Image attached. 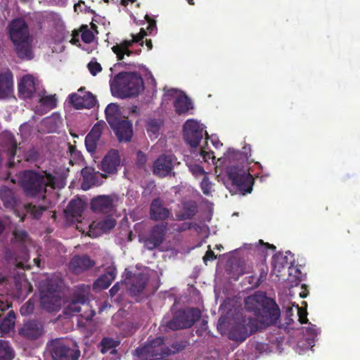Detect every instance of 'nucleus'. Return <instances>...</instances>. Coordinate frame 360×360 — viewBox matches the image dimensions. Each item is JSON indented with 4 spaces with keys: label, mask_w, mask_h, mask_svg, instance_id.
I'll return each mask as SVG.
<instances>
[{
    "label": "nucleus",
    "mask_w": 360,
    "mask_h": 360,
    "mask_svg": "<svg viewBox=\"0 0 360 360\" xmlns=\"http://www.w3.org/2000/svg\"><path fill=\"white\" fill-rule=\"evenodd\" d=\"M200 188H201L202 193L205 195H208L210 194L211 184H210L209 179L207 176H205L203 179L202 180V181L200 183Z\"/></svg>",
    "instance_id": "nucleus-49"
},
{
    "label": "nucleus",
    "mask_w": 360,
    "mask_h": 360,
    "mask_svg": "<svg viewBox=\"0 0 360 360\" xmlns=\"http://www.w3.org/2000/svg\"><path fill=\"white\" fill-rule=\"evenodd\" d=\"M44 332V325L36 320H30L23 323L19 329V335L29 340H37Z\"/></svg>",
    "instance_id": "nucleus-17"
},
{
    "label": "nucleus",
    "mask_w": 360,
    "mask_h": 360,
    "mask_svg": "<svg viewBox=\"0 0 360 360\" xmlns=\"http://www.w3.org/2000/svg\"><path fill=\"white\" fill-rule=\"evenodd\" d=\"M120 164L118 150L112 149L103 158L101 162V169L108 174H115Z\"/></svg>",
    "instance_id": "nucleus-22"
},
{
    "label": "nucleus",
    "mask_w": 360,
    "mask_h": 360,
    "mask_svg": "<svg viewBox=\"0 0 360 360\" xmlns=\"http://www.w3.org/2000/svg\"><path fill=\"white\" fill-rule=\"evenodd\" d=\"M243 153L246 155V158L248 160H250V158L251 156V155L250 154L249 155H248V152H250V145H246L243 148Z\"/></svg>",
    "instance_id": "nucleus-62"
},
{
    "label": "nucleus",
    "mask_w": 360,
    "mask_h": 360,
    "mask_svg": "<svg viewBox=\"0 0 360 360\" xmlns=\"http://www.w3.org/2000/svg\"><path fill=\"white\" fill-rule=\"evenodd\" d=\"M257 330V321L255 319L248 317L244 318L241 323L236 324L231 330V339L243 342L248 337L255 333Z\"/></svg>",
    "instance_id": "nucleus-9"
},
{
    "label": "nucleus",
    "mask_w": 360,
    "mask_h": 360,
    "mask_svg": "<svg viewBox=\"0 0 360 360\" xmlns=\"http://www.w3.org/2000/svg\"><path fill=\"white\" fill-rule=\"evenodd\" d=\"M116 225V221L112 217H107L98 222V226L104 232L112 230Z\"/></svg>",
    "instance_id": "nucleus-43"
},
{
    "label": "nucleus",
    "mask_w": 360,
    "mask_h": 360,
    "mask_svg": "<svg viewBox=\"0 0 360 360\" xmlns=\"http://www.w3.org/2000/svg\"><path fill=\"white\" fill-rule=\"evenodd\" d=\"M123 52L122 53V56H117V60H122L124 59V55H127V56H130L131 55H132L134 53V51H130L129 49H127L126 50H122Z\"/></svg>",
    "instance_id": "nucleus-59"
},
{
    "label": "nucleus",
    "mask_w": 360,
    "mask_h": 360,
    "mask_svg": "<svg viewBox=\"0 0 360 360\" xmlns=\"http://www.w3.org/2000/svg\"><path fill=\"white\" fill-rule=\"evenodd\" d=\"M160 129V123L156 119H150L148 121L146 124V130L149 134V136L152 138L153 136L155 138L157 137L159 134V131Z\"/></svg>",
    "instance_id": "nucleus-41"
},
{
    "label": "nucleus",
    "mask_w": 360,
    "mask_h": 360,
    "mask_svg": "<svg viewBox=\"0 0 360 360\" xmlns=\"http://www.w3.org/2000/svg\"><path fill=\"white\" fill-rule=\"evenodd\" d=\"M245 307L253 311L264 326L274 324L281 316V311L274 300L266 297V293L257 291L245 300Z\"/></svg>",
    "instance_id": "nucleus-1"
},
{
    "label": "nucleus",
    "mask_w": 360,
    "mask_h": 360,
    "mask_svg": "<svg viewBox=\"0 0 360 360\" xmlns=\"http://www.w3.org/2000/svg\"><path fill=\"white\" fill-rule=\"evenodd\" d=\"M191 228V224L189 223V222H184L183 224H181L177 229L176 230L179 231V232H182V231H186V230H188Z\"/></svg>",
    "instance_id": "nucleus-57"
},
{
    "label": "nucleus",
    "mask_w": 360,
    "mask_h": 360,
    "mask_svg": "<svg viewBox=\"0 0 360 360\" xmlns=\"http://www.w3.org/2000/svg\"><path fill=\"white\" fill-rule=\"evenodd\" d=\"M10 306L8 304L4 303L3 301L0 300V311H3L7 309Z\"/></svg>",
    "instance_id": "nucleus-64"
},
{
    "label": "nucleus",
    "mask_w": 360,
    "mask_h": 360,
    "mask_svg": "<svg viewBox=\"0 0 360 360\" xmlns=\"http://www.w3.org/2000/svg\"><path fill=\"white\" fill-rule=\"evenodd\" d=\"M82 188L84 191L90 189L96 184L97 177L92 167H86L82 169Z\"/></svg>",
    "instance_id": "nucleus-29"
},
{
    "label": "nucleus",
    "mask_w": 360,
    "mask_h": 360,
    "mask_svg": "<svg viewBox=\"0 0 360 360\" xmlns=\"http://www.w3.org/2000/svg\"><path fill=\"white\" fill-rule=\"evenodd\" d=\"M175 160L176 158L174 155L162 154L160 155L153 162V174L160 178L170 175Z\"/></svg>",
    "instance_id": "nucleus-11"
},
{
    "label": "nucleus",
    "mask_w": 360,
    "mask_h": 360,
    "mask_svg": "<svg viewBox=\"0 0 360 360\" xmlns=\"http://www.w3.org/2000/svg\"><path fill=\"white\" fill-rule=\"evenodd\" d=\"M91 209L97 213H108L114 206L113 198L110 195H98L91 201Z\"/></svg>",
    "instance_id": "nucleus-23"
},
{
    "label": "nucleus",
    "mask_w": 360,
    "mask_h": 360,
    "mask_svg": "<svg viewBox=\"0 0 360 360\" xmlns=\"http://www.w3.org/2000/svg\"><path fill=\"white\" fill-rule=\"evenodd\" d=\"M297 311H298L299 321L301 323H307L308 319L307 317V310L303 308H301V307H297Z\"/></svg>",
    "instance_id": "nucleus-53"
},
{
    "label": "nucleus",
    "mask_w": 360,
    "mask_h": 360,
    "mask_svg": "<svg viewBox=\"0 0 360 360\" xmlns=\"http://www.w3.org/2000/svg\"><path fill=\"white\" fill-rule=\"evenodd\" d=\"M17 55L21 59H32V51L28 40L19 41L14 44Z\"/></svg>",
    "instance_id": "nucleus-34"
},
{
    "label": "nucleus",
    "mask_w": 360,
    "mask_h": 360,
    "mask_svg": "<svg viewBox=\"0 0 360 360\" xmlns=\"http://www.w3.org/2000/svg\"><path fill=\"white\" fill-rule=\"evenodd\" d=\"M259 243L264 245L267 248L272 250L273 251L276 250V246L273 244H269L268 243H264L262 240H259Z\"/></svg>",
    "instance_id": "nucleus-63"
},
{
    "label": "nucleus",
    "mask_w": 360,
    "mask_h": 360,
    "mask_svg": "<svg viewBox=\"0 0 360 360\" xmlns=\"http://www.w3.org/2000/svg\"><path fill=\"white\" fill-rule=\"evenodd\" d=\"M14 238L20 242H25L28 238L27 233L24 230H15L13 231Z\"/></svg>",
    "instance_id": "nucleus-50"
},
{
    "label": "nucleus",
    "mask_w": 360,
    "mask_h": 360,
    "mask_svg": "<svg viewBox=\"0 0 360 360\" xmlns=\"http://www.w3.org/2000/svg\"><path fill=\"white\" fill-rule=\"evenodd\" d=\"M287 264L288 257L284 256L282 253H278L273 256L272 266L275 271L277 270L278 272H281V269Z\"/></svg>",
    "instance_id": "nucleus-39"
},
{
    "label": "nucleus",
    "mask_w": 360,
    "mask_h": 360,
    "mask_svg": "<svg viewBox=\"0 0 360 360\" xmlns=\"http://www.w3.org/2000/svg\"><path fill=\"white\" fill-rule=\"evenodd\" d=\"M88 300V297L86 295L82 293L75 294L70 304L65 308V313L70 316L75 315L80 312V305L85 304Z\"/></svg>",
    "instance_id": "nucleus-28"
},
{
    "label": "nucleus",
    "mask_w": 360,
    "mask_h": 360,
    "mask_svg": "<svg viewBox=\"0 0 360 360\" xmlns=\"http://www.w3.org/2000/svg\"><path fill=\"white\" fill-rule=\"evenodd\" d=\"M120 290L119 283H115L110 290V294L111 296H114Z\"/></svg>",
    "instance_id": "nucleus-61"
},
{
    "label": "nucleus",
    "mask_w": 360,
    "mask_h": 360,
    "mask_svg": "<svg viewBox=\"0 0 360 360\" xmlns=\"http://www.w3.org/2000/svg\"><path fill=\"white\" fill-rule=\"evenodd\" d=\"M268 267L265 264H262L259 268V276L257 278V281L255 283V286H259L262 282H264L266 279V276L268 274Z\"/></svg>",
    "instance_id": "nucleus-46"
},
{
    "label": "nucleus",
    "mask_w": 360,
    "mask_h": 360,
    "mask_svg": "<svg viewBox=\"0 0 360 360\" xmlns=\"http://www.w3.org/2000/svg\"><path fill=\"white\" fill-rule=\"evenodd\" d=\"M9 35L13 44L28 40L29 32L25 20L22 19L13 20L9 26Z\"/></svg>",
    "instance_id": "nucleus-16"
},
{
    "label": "nucleus",
    "mask_w": 360,
    "mask_h": 360,
    "mask_svg": "<svg viewBox=\"0 0 360 360\" xmlns=\"http://www.w3.org/2000/svg\"><path fill=\"white\" fill-rule=\"evenodd\" d=\"M164 338L158 337L153 340H148L146 344L143 347L136 349V353L139 360H155L163 356L162 347Z\"/></svg>",
    "instance_id": "nucleus-8"
},
{
    "label": "nucleus",
    "mask_w": 360,
    "mask_h": 360,
    "mask_svg": "<svg viewBox=\"0 0 360 360\" xmlns=\"http://www.w3.org/2000/svg\"><path fill=\"white\" fill-rule=\"evenodd\" d=\"M112 94L120 98L139 95L144 89L142 77L137 72H122L110 82Z\"/></svg>",
    "instance_id": "nucleus-2"
},
{
    "label": "nucleus",
    "mask_w": 360,
    "mask_h": 360,
    "mask_svg": "<svg viewBox=\"0 0 360 360\" xmlns=\"http://www.w3.org/2000/svg\"><path fill=\"white\" fill-rule=\"evenodd\" d=\"M147 35L146 32L143 28L140 30L139 33L136 34H131V40H124L120 44L115 45L112 47V51L116 54V56H122L123 52L122 50L129 49L134 43H139L140 45L143 44V38Z\"/></svg>",
    "instance_id": "nucleus-24"
},
{
    "label": "nucleus",
    "mask_w": 360,
    "mask_h": 360,
    "mask_svg": "<svg viewBox=\"0 0 360 360\" xmlns=\"http://www.w3.org/2000/svg\"><path fill=\"white\" fill-rule=\"evenodd\" d=\"M148 281L149 276L147 274H134L127 283L130 294L132 296L141 295L145 290Z\"/></svg>",
    "instance_id": "nucleus-18"
},
{
    "label": "nucleus",
    "mask_w": 360,
    "mask_h": 360,
    "mask_svg": "<svg viewBox=\"0 0 360 360\" xmlns=\"http://www.w3.org/2000/svg\"><path fill=\"white\" fill-rule=\"evenodd\" d=\"M0 199L5 207L13 210L18 205V199L14 191L7 186L0 188Z\"/></svg>",
    "instance_id": "nucleus-26"
},
{
    "label": "nucleus",
    "mask_w": 360,
    "mask_h": 360,
    "mask_svg": "<svg viewBox=\"0 0 360 360\" xmlns=\"http://www.w3.org/2000/svg\"><path fill=\"white\" fill-rule=\"evenodd\" d=\"M87 68L93 76H96L97 74L102 71L101 65L96 60H91L87 64Z\"/></svg>",
    "instance_id": "nucleus-44"
},
{
    "label": "nucleus",
    "mask_w": 360,
    "mask_h": 360,
    "mask_svg": "<svg viewBox=\"0 0 360 360\" xmlns=\"http://www.w3.org/2000/svg\"><path fill=\"white\" fill-rule=\"evenodd\" d=\"M14 351L8 341L0 340V360H12Z\"/></svg>",
    "instance_id": "nucleus-36"
},
{
    "label": "nucleus",
    "mask_w": 360,
    "mask_h": 360,
    "mask_svg": "<svg viewBox=\"0 0 360 360\" xmlns=\"http://www.w3.org/2000/svg\"><path fill=\"white\" fill-rule=\"evenodd\" d=\"M137 165L139 167H143L147 161V157L146 154L141 150L137 152Z\"/></svg>",
    "instance_id": "nucleus-52"
},
{
    "label": "nucleus",
    "mask_w": 360,
    "mask_h": 360,
    "mask_svg": "<svg viewBox=\"0 0 360 360\" xmlns=\"http://www.w3.org/2000/svg\"><path fill=\"white\" fill-rule=\"evenodd\" d=\"M36 91V79L31 75L23 76L18 83L19 97L23 99H30Z\"/></svg>",
    "instance_id": "nucleus-19"
},
{
    "label": "nucleus",
    "mask_w": 360,
    "mask_h": 360,
    "mask_svg": "<svg viewBox=\"0 0 360 360\" xmlns=\"http://www.w3.org/2000/svg\"><path fill=\"white\" fill-rule=\"evenodd\" d=\"M15 314L13 310L8 311L0 323V333L1 337L9 334L14 329Z\"/></svg>",
    "instance_id": "nucleus-31"
},
{
    "label": "nucleus",
    "mask_w": 360,
    "mask_h": 360,
    "mask_svg": "<svg viewBox=\"0 0 360 360\" xmlns=\"http://www.w3.org/2000/svg\"><path fill=\"white\" fill-rule=\"evenodd\" d=\"M81 38L84 43H91L93 41L94 36L90 30H86L82 32Z\"/></svg>",
    "instance_id": "nucleus-51"
},
{
    "label": "nucleus",
    "mask_w": 360,
    "mask_h": 360,
    "mask_svg": "<svg viewBox=\"0 0 360 360\" xmlns=\"http://www.w3.org/2000/svg\"><path fill=\"white\" fill-rule=\"evenodd\" d=\"M198 212V206L195 202L191 201L185 203L181 213L179 215V219H192Z\"/></svg>",
    "instance_id": "nucleus-35"
},
{
    "label": "nucleus",
    "mask_w": 360,
    "mask_h": 360,
    "mask_svg": "<svg viewBox=\"0 0 360 360\" xmlns=\"http://www.w3.org/2000/svg\"><path fill=\"white\" fill-rule=\"evenodd\" d=\"M70 103L74 106L75 108L80 109H91L94 108L97 100L96 96L91 92H82V94L74 93L69 96Z\"/></svg>",
    "instance_id": "nucleus-15"
},
{
    "label": "nucleus",
    "mask_w": 360,
    "mask_h": 360,
    "mask_svg": "<svg viewBox=\"0 0 360 360\" xmlns=\"http://www.w3.org/2000/svg\"><path fill=\"white\" fill-rule=\"evenodd\" d=\"M13 91V76L10 70L0 74V100L8 98Z\"/></svg>",
    "instance_id": "nucleus-25"
},
{
    "label": "nucleus",
    "mask_w": 360,
    "mask_h": 360,
    "mask_svg": "<svg viewBox=\"0 0 360 360\" xmlns=\"http://www.w3.org/2000/svg\"><path fill=\"white\" fill-rule=\"evenodd\" d=\"M110 127L114 131L120 142L131 141L133 135L132 123L127 117H121Z\"/></svg>",
    "instance_id": "nucleus-13"
},
{
    "label": "nucleus",
    "mask_w": 360,
    "mask_h": 360,
    "mask_svg": "<svg viewBox=\"0 0 360 360\" xmlns=\"http://www.w3.org/2000/svg\"><path fill=\"white\" fill-rule=\"evenodd\" d=\"M39 103L41 105L53 109L57 105V98L56 95H49L42 96L39 98Z\"/></svg>",
    "instance_id": "nucleus-42"
},
{
    "label": "nucleus",
    "mask_w": 360,
    "mask_h": 360,
    "mask_svg": "<svg viewBox=\"0 0 360 360\" xmlns=\"http://www.w3.org/2000/svg\"><path fill=\"white\" fill-rule=\"evenodd\" d=\"M48 352L52 360H79L81 352L76 342L62 339L51 340L47 344Z\"/></svg>",
    "instance_id": "nucleus-6"
},
{
    "label": "nucleus",
    "mask_w": 360,
    "mask_h": 360,
    "mask_svg": "<svg viewBox=\"0 0 360 360\" xmlns=\"http://www.w3.org/2000/svg\"><path fill=\"white\" fill-rule=\"evenodd\" d=\"M46 210V208L42 206L32 205L30 207V211L31 214L34 219H39L42 215L43 212Z\"/></svg>",
    "instance_id": "nucleus-48"
},
{
    "label": "nucleus",
    "mask_w": 360,
    "mask_h": 360,
    "mask_svg": "<svg viewBox=\"0 0 360 360\" xmlns=\"http://www.w3.org/2000/svg\"><path fill=\"white\" fill-rule=\"evenodd\" d=\"M119 345V341L115 340L112 338L105 337L101 340L99 344L100 351L102 354H105L110 349L115 351V349Z\"/></svg>",
    "instance_id": "nucleus-37"
},
{
    "label": "nucleus",
    "mask_w": 360,
    "mask_h": 360,
    "mask_svg": "<svg viewBox=\"0 0 360 360\" xmlns=\"http://www.w3.org/2000/svg\"><path fill=\"white\" fill-rule=\"evenodd\" d=\"M226 174L236 189L243 194L251 193L254 179L245 169L238 165H231L226 168Z\"/></svg>",
    "instance_id": "nucleus-7"
},
{
    "label": "nucleus",
    "mask_w": 360,
    "mask_h": 360,
    "mask_svg": "<svg viewBox=\"0 0 360 360\" xmlns=\"http://www.w3.org/2000/svg\"><path fill=\"white\" fill-rule=\"evenodd\" d=\"M63 279L59 276L53 275L42 281L39 287L40 305L48 312L58 311L61 306L60 290Z\"/></svg>",
    "instance_id": "nucleus-3"
},
{
    "label": "nucleus",
    "mask_w": 360,
    "mask_h": 360,
    "mask_svg": "<svg viewBox=\"0 0 360 360\" xmlns=\"http://www.w3.org/2000/svg\"><path fill=\"white\" fill-rule=\"evenodd\" d=\"M212 154H213L212 152L209 153V152L205 151L203 148H201L200 155L205 161H207V159L213 158V156H212Z\"/></svg>",
    "instance_id": "nucleus-58"
},
{
    "label": "nucleus",
    "mask_w": 360,
    "mask_h": 360,
    "mask_svg": "<svg viewBox=\"0 0 360 360\" xmlns=\"http://www.w3.org/2000/svg\"><path fill=\"white\" fill-rule=\"evenodd\" d=\"M20 181L27 195L36 197L44 196L46 187H54L55 177L50 173L33 170H25L22 172Z\"/></svg>",
    "instance_id": "nucleus-4"
},
{
    "label": "nucleus",
    "mask_w": 360,
    "mask_h": 360,
    "mask_svg": "<svg viewBox=\"0 0 360 360\" xmlns=\"http://www.w3.org/2000/svg\"><path fill=\"white\" fill-rule=\"evenodd\" d=\"M146 17L148 18V22L146 29L149 31L150 33H152V32L156 28V22L155 20L149 18V17H148L147 15Z\"/></svg>",
    "instance_id": "nucleus-56"
},
{
    "label": "nucleus",
    "mask_w": 360,
    "mask_h": 360,
    "mask_svg": "<svg viewBox=\"0 0 360 360\" xmlns=\"http://www.w3.org/2000/svg\"><path fill=\"white\" fill-rule=\"evenodd\" d=\"M200 317L201 311L198 308H186L178 311L171 320L168 321L163 320L160 328H162L164 331L189 328L193 326Z\"/></svg>",
    "instance_id": "nucleus-5"
},
{
    "label": "nucleus",
    "mask_w": 360,
    "mask_h": 360,
    "mask_svg": "<svg viewBox=\"0 0 360 360\" xmlns=\"http://www.w3.org/2000/svg\"><path fill=\"white\" fill-rule=\"evenodd\" d=\"M15 287L20 297H27L33 290L32 285L27 280H25L21 283L16 282Z\"/></svg>",
    "instance_id": "nucleus-40"
},
{
    "label": "nucleus",
    "mask_w": 360,
    "mask_h": 360,
    "mask_svg": "<svg viewBox=\"0 0 360 360\" xmlns=\"http://www.w3.org/2000/svg\"><path fill=\"white\" fill-rule=\"evenodd\" d=\"M104 124V122L96 123L85 137L86 148L91 154L96 150L97 143L101 136Z\"/></svg>",
    "instance_id": "nucleus-20"
},
{
    "label": "nucleus",
    "mask_w": 360,
    "mask_h": 360,
    "mask_svg": "<svg viewBox=\"0 0 360 360\" xmlns=\"http://www.w3.org/2000/svg\"><path fill=\"white\" fill-rule=\"evenodd\" d=\"M174 106L176 112L181 115L186 113L190 109L193 108L192 103L190 98L186 95H179L174 102Z\"/></svg>",
    "instance_id": "nucleus-32"
},
{
    "label": "nucleus",
    "mask_w": 360,
    "mask_h": 360,
    "mask_svg": "<svg viewBox=\"0 0 360 360\" xmlns=\"http://www.w3.org/2000/svg\"><path fill=\"white\" fill-rule=\"evenodd\" d=\"M84 208V205L81 199H72L65 209V213L67 217H72L79 221V218L82 217Z\"/></svg>",
    "instance_id": "nucleus-27"
},
{
    "label": "nucleus",
    "mask_w": 360,
    "mask_h": 360,
    "mask_svg": "<svg viewBox=\"0 0 360 360\" xmlns=\"http://www.w3.org/2000/svg\"><path fill=\"white\" fill-rule=\"evenodd\" d=\"M96 264L94 259H91L87 255H76L70 259L69 262V269L74 274H81Z\"/></svg>",
    "instance_id": "nucleus-12"
},
{
    "label": "nucleus",
    "mask_w": 360,
    "mask_h": 360,
    "mask_svg": "<svg viewBox=\"0 0 360 360\" xmlns=\"http://www.w3.org/2000/svg\"><path fill=\"white\" fill-rule=\"evenodd\" d=\"M310 326L306 328L305 333L307 335H311V338L314 339L317 336L319 333V329L316 327V326L310 323Z\"/></svg>",
    "instance_id": "nucleus-54"
},
{
    "label": "nucleus",
    "mask_w": 360,
    "mask_h": 360,
    "mask_svg": "<svg viewBox=\"0 0 360 360\" xmlns=\"http://www.w3.org/2000/svg\"><path fill=\"white\" fill-rule=\"evenodd\" d=\"M34 311V304L33 302L30 300H28L25 304H24L20 309V314L22 316H26L28 314H30Z\"/></svg>",
    "instance_id": "nucleus-47"
},
{
    "label": "nucleus",
    "mask_w": 360,
    "mask_h": 360,
    "mask_svg": "<svg viewBox=\"0 0 360 360\" xmlns=\"http://www.w3.org/2000/svg\"><path fill=\"white\" fill-rule=\"evenodd\" d=\"M150 217L153 221H164L169 218L170 210L165 207L163 201L159 198H155L152 200L149 210Z\"/></svg>",
    "instance_id": "nucleus-21"
},
{
    "label": "nucleus",
    "mask_w": 360,
    "mask_h": 360,
    "mask_svg": "<svg viewBox=\"0 0 360 360\" xmlns=\"http://www.w3.org/2000/svg\"><path fill=\"white\" fill-rule=\"evenodd\" d=\"M70 42L72 44L77 45L79 41V32L76 30L73 31L72 32V38L70 40Z\"/></svg>",
    "instance_id": "nucleus-60"
},
{
    "label": "nucleus",
    "mask_w": 360,
    "mask_h": 360,
    "mask_svg": "<svg viewBox=\"0 0 360 360\" xmlns=\"http://www.w3.org/2000/svg\"><path fill=\"white\" fill-rule=\"evenodd\" d=\"M8 146L6 150V154L8 158V166L11 167L14 165L13 159L16 155L17 142L12 136L8 140Z\"/></svg>",
    "instance_id": "nucleus-38"
},
{
    "label": "nucleus",
    "mask_w": 360,
    "mask_h": 360,
    "mask_svg": "<svg viewBox=\"0 0 360 360\" xmlns=\"http://www.w3.org/2000/svg\"><path fill=\"white\" fill-rule=\"evenodd\" d=\"M216 258L217 256L214 255V252L212 250L209 249L203 257V262L207 264V261H213Z\"/></svg>",
    "instance_id": "nucleus-55"
},
{
    "label": "nucleus",
    "mask_w": 360,
    "mask_h": 360,
    "mask_svg": "<svg viewBox=\"0 0 360 360\" xmlns=\"http://www.w3.org/2000/svg\"><path fill=\"white\" fill-rule=\"evenodd\" d=\"M105 118L109 125H113L117 120L120 119V111L116 103H111L107 105L105 110Z\"/></svg>",
    "instance_id": "nucleus-33"
},
{
    "label": "nucleus",
    "mask_w": 360,
    "mask_h": 360,
    "mask_svg": "<svg viewBox=\"0 0 360 360\" xmlns=\"http://www.w3.org/2000/svg\"><path fill=\"white\" fill-rule=\"evenodd\" d=\"M188 169L192 174L195 177L206 174L203 167L198 164H191L188 165Z\"/></svg>",
    "instance_id": "nucleus-45"
},
{
    "label": "nucleus",
    "mask_w": 360,
    "mask_h": 360,
    "mask_svg": "<svg viewBox=\"0 0 360 360\" xmlns=\"http://www.w3.org/2000/svg\"><path fill=\"white\" fill-rule=\"evenodd\" d=\"M184 139L193 148L197 147L203 138V127L194 120H188L183 127Z\"/></svg>",
    "instance_id": "nucleus-10"
},
{
    "label": "nucleus",
    "mask_w": 360,
    "mask_h": 360,
    "mask_svg": "<svg viewBox=\"0 0 360 360\" xmlns=\"http://www.w3.org/2000/svg\"><path fill=\"white\" fill-rule=\"evenodd\" d=\"M115 277L116 269H109L96 281L94 283V287L98 288L101 290L107 289L110 287Z\"/></svg>",
    "instance_id": "nucleus-30"
},
{
    "label": "nucleus",
    "mask_w": 360,
    "mask_h": 360,
    "mask_svg": "<svg viewBox=\"0 0 360 360\" xmlns=\"http://www.w3.org/2000/svg\"><path fill=\"white\" fill-rule=\"evenodd\" d=\"M167 224L155 225L151 229L148 236L144 240L146 248L149 250H153L159 247L165 238Z\"/></svg>",
    "instance_id": "nucleus-14"
}]
</instances>
